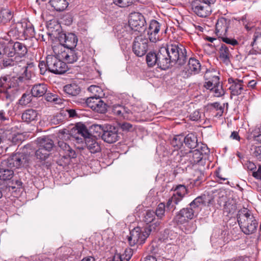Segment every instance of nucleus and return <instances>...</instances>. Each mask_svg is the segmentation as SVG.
Instances as JSON below:
<instances>
[{
    "label": "nucleus",
    "instance_id": "obj_1",
    "mask_svg": "<svg viewBox=\"0 0 261 261\" xmlns=\"http://www.w3.org/2000/svg\"><path fill=\"white\" fill-rule=\"evenodd\" d=\"M159 58L161 63L164 65L165 69L177 64L184 65L187 60L185 47L178 43L167 44L159 49Z\"/></svg>",
    "mask_w": 261,
    "mask_h": 261
},
{
    "label": "nucleus",
    "instance_id": "obj_2",
    "mask_svg": "<svg viewBox=\"0 0 261 261\" xmlns=\"http://www.w3.org/2000/svg\"><path fill=\"white\" fill-rule=\"evenodd\" d=\"M74 133V138L78 142L85 140V144L88 150L93 153L98 152L100 150V146L97 140L91 136L86 126L83 124H78L72 130Z\"/></svg>",
    "mask_w": 261,
    "mask_h": 261
},
{
    "label": "nucleus",
    "instance_id": "obj_3",
    "mask_svg": "<svg viewBox=\"0 0 261 261\" xmlns=\"http://www.w3.org/2000/svg\"><path fill=\"white\" fill-rule=\"evenodd\" d=\"M237 221L242 231L246 234H252L256 230L258 223L252 213L247 208L239 211Z\"/></svg>",
    "mask_w": 261,
    "mask_h": 261
},
{
    "label": "nucleus",
    "instance_id": "obj_4",
    "mask_svg": "<svg viewBox=\"0 0 261 261\" xmlns=\"http://www.w3.org/2000/svg\"><path fill=\"white\" fill-rule=\"evenodd\" d=\"M209 152L210 150L207 147L202 144L200 150L196 149L188 152L181 150L178 152L175 159L182 164H186L188 162L191 164L194 165L202 162L203 158H205Z\"/></svg>",
    "mask_w": 261,
    "mask_h": 261
},
{
    "label": "nucleus",
    "instance_id": "obj_5",
    "mask_svg": "<svg viewBox=\"0 0 261 261\" xmlns=\"http://www.w3.org/2000/svg\"><path fill=\"white\" fill-rule=\"evenodd\" d=\"M18 57H3V66L5 67L15 66L14 70L19 73L18 79L20 82H24L30 79L31 73L28 71V64L25 60H17Z\"/></svg>",
    "mask_w": 261,
    "mask_h": 261
},
{
    "label": "nucleus",
    "instance_id": "obj_6",
    "mask_svg": "<svg viewBox=\"0 0 261 261\" xmlns=\"http://www.w3.org/2000/svg\"><path fill=\"white\" fill-rule=\"evenodd\" d=\"M37 141L39 144V148L36 150L35 155L41 161H45L49 156L48 152L54 147V142L46 137L38 138Z\"/></svg>",
    "mask_w": 261,
    "mask_h": 261
},
{
    "label": "nucleus",
    "instance_id": "obj_7",
    "mask_svg": "<svg viewBox=\"0 0 261 261\" xmlns=\"http://www.w3.org/2000/svg\"><path fill=\"white\" fill-rule=\"evenodd\" d=\"M30 160V156L23 153H16L7 160L4 161L2 163V166L6 165L10 168H18L21 167H27L28 166Z\"/></svg>",
    "mask_w": 261,
    "mask_h": 261
},
{
    "label": "nucleus",
    "instance_id": "obj_8",
    "mask_svg": "<svg viewBox=\"0 0 261 261\" xmlns=\"http://www.w3.org/2000/svg\"><path fill=\"white\" fill-rule=\"evenodd\" d=\"M1 142L4 141L8 142L9 144L14 141L15 132L12 127L13 122L11 119L6 118L3 115V113L1 111Z\"/></svg>",
    "mask_w": 261,
    "mask_h": 261
},
{
    "label": "nucleus",
    "instance_id": "obj_9",
    "mask_svg": "<svg viewBox=\"0 0 261 261\" xmlns=\"http://www.w3.org/2000/svg\"><path fill=\"white\" fill-rule=\"evenodd\" d=\"M150 231L147 228H134L130 231L129 236L127 238L129 245L133 246L137 244H143L149 236Z\"/></svg>",
    "mask_w": 261,
    "mask_h": 261
},
{
    "label": "nucleus",
    "instance_id": "obj_10",
    "mask_svg": "<svg viewBox=\"0 0 261 261\" xmlns=\"http://www.w3.org/2000/svg\"><path fill=\"white\" fill-rule=\"evenodd\" d=\"M46 65L49 71L55 74H63L68 69V66L65 62L53 55L47 56Z\"/></svg>",
    "mask_w": 261,
    "mask_h": 261
},
{
    "label": "nucleus",
    "instance_id": "obj_11",
    "mask_svg": "<svg viewBox=\"0 0 261 261\" xmlns=\"http://www.w3.org/2000/svg\"><path fill=\"white\" fill-rule=\"evenodd\" d=\"M53 50L59 58L68 63L76 62L79 58V53L74 48H64L63 50L61 45H57L53 47Z\"/></svg>",
    "mask_w": 261,
    "mask_h": 261
},
{
    "label": "nucleus",
    "instance_id": "obj_12",
    "mask_svg": "<svg viewBox=\"0 0 261 261\" xmlns=\"http://www.w3.org/2000/svg\"><path fill=\"white\" fill-rule=\"evenodd\" d=\"M174 193L169 199L167 203V207L171 210L175 208V205L180 202L187 193V190L184 185H179L174 189Z\"/></svg>",
    "mask_w": 261,
    "mask_h": 261
},
{
    "label": "nucleus",
    "instance_id": "obj_13",
    "mask_svg": "<svg viewBox=\"0 0 261 261\" xmlns=\"http://www.w3.org/2000/svg\"><path fill=\"white\" fill-rule=\"evenodd\" d=\"M192 10L197 16L201 17H206L210 15L212 11V7L203 3L199 0L193 1L191 4Z\"/></svg>",
    "mask_w": 261,
    "mask_h": 261
},
{
    "label": "nucleus",
    "instance_id": "obj_14",
    "mask_svg": "<svg viewBox=\"0 0 261 261\" xmlns=\"http://www.w3.org/2000/svg\"><path fill=\"white\" fill-rule=\"evenodd\" d=\"M148 39L144 36H139L136 37L133 46L134 54L138 57L144 56L148 48Z\"/></svg>",
    "mask_w": 261,
    "mask_h": 261
},
{
    "label": "nucleus",
    "instance_id": "obj_15",
    "mask_svg": "<svg viewBox=\"0 0 261 261\" xmlns=\"http://www.w3.org/2000/svg\"><path fill=\"white\" fill-rule=\"evenodd\" d=\"M146 21L142 14L139 12H133L129 16L128 23L132 30L135 31L141 32V30H144Z\"/></svg>",
    "mask_w": 261,
    "mask_h": 261
},
{
    "label": "nucleus",
    "instance_id": "obj_16",
    "mask_svg": "<svg viewBox=\"0 0 261 261\" xmlns=\"http://www.w3.org/2000/svg\"><path fill=\"white\" fill-rule=\"evenodd\" d=\"M217 202L220 206H223V212L227 215L234 214L237 209L236 200L233 198L227 199L226 196L223 195L219 197Z\"/></svg>",
    "mask_w": 261,
    "mask_h": 261
},
{
    "label": "nucleus",
    "instance_id": "obj_17",
    "mask_svg": "<svg viewBox=\"0 0 261 261\" xmlns=\"http://www.w3.org/2000/svg\"><path fill=\"white\" fill-rule=\"evenodd\" d=\"M201 70V64L199 61L194 58H190L188 64L182 70V75L185 77H188L192 74L199 73Z\"/></svg>",
    "mask_w": 261,
    "mask_h": 261
},
{
    "label": "nucleus",
    "instance_id": "obj_18",
    "mask_svg": "<svg viewBox=\"0 0 261 261\" xmlns=\"http://www.w3.org/2000/svg\"><path fill=\"white\" fill-rule=\"evenodd\" d=\"M14 47V42L9 35H7L6 38L1 37V55L3 54V56L8 57H13L15 55Z\"/></svg>",
    "mask_w": 261,
    "mask_h": 261
},
{
    "label": "nucleus",
    "instance_id": "obj_19",
    "mask_svg": "<svg viewBox=\"0 0 261 261\" xmlns=\"http://www.w3.org/2000/svg\"><path fill=\"white\" fill-rule=\"evenodd\" d=\"M228 83L230 85L229 89L230 91L231 96L240 95L246 91L243 80L229 77L228 79Z\"/></svg>",
    "mask_w": 261,
    "mask_h": 261
},
{
    "label": "nucleus",
    "instance_id": "obj_20",
    "mask_svg": "<svg viewBox=\"0 0 261 261\" xmlns=\"http://www.w3.org/2000/svg\"><path fill=\"white\" fill-rule=\"evenodd\" d=\"M59 41L62 46V48H74L76 46L77 38L76 36L72 33L68 34H63L59 37Z\"/></svg>",
    "mask_w": 261,
    "mask_h": 261
},
{
    "label": "nucleus",
    "instance_id": "obj_21",
    "mask_svg": "<svg viewBox=\"0 0 261 261\" xmlns=\"http://www.w3.org/2000/svg\"><path fill=\"white\" fill-rule=\"evenodd\" d=\"M143 221L146 224L151 223L148 229L155 230L159 227L161 222L155 218V212L152 210H147L143 214Z\"/></svg>",
    "mask_w": 261,
    "mask_h": 261
},
{
    "label": "nucleus",
    "instance_id": "obj_22",
    "mask_svg": "<svg viewBox=\"0 0 261 261\" xmlns=\"http://www.w3.org/2000/svg\"><path fill=\"white\" fill-rule=\"evenodd\" d=\"M119 136L118 134V129L112 125H109L106 127V129L103 130L102 138L104 141L113 143L118 140Z\"/></svg>",
    "mask_w": 261,
    "mask_h": 261
},
{
    "label": "nucleus",
    "instance_id": "obj_23",
    "mask_svg": "<svg viewBox=\"0 0 261 261\" xmlns=\"http://www.w3.org/2000/svg\"><path fill=\"white\" fill-rule=\"evenodd\" d=\"M213 199L211 196L204 195L196 198L191 202L190 205L194 210H196V212L198 213L201 205L209 206L213 204Z\"/></svg>",
    "mask_w": 261,
    "mask_h": 261
},
{
    "label": "nucleus",
    "instance_id": "obj_24",
    "mask_svg": "<svg viewBox=\"0 0 261 261\" xmlns=\"http://www.w3.org/2000/svg\"><path fill=\"white\" fill-rule=\"evenodd\" d=\"M161 28V25L158 21L155 20H152L147 31L150 41L152 42H156L159 40V32Z\"/></svg>",
    "mask_w": 261,
    "mask_h": 261
},
{
    "label": "nucleus",
    "instance_id": "obj_25",
    "mask_svg": "<svg viewBox=\"0 0 261 261\" xmlns=\"http://www.w3.org/2000/svg\"><path fill=\"white\" fill-rule=\"evenodd\" d=\"M198 213L196 210H194L190 206L189 207L184 208L181 210L176 216L178 221L182 222L187 219H192Z\"/></svg>",
    "mask_w": 261,
    "mask_h": 261
},
{
    "label": "nucleus",
    "instance_id": "obj_26",
    "mask_svg": "<svg viewBox=\"0 0 261 261\" xmlns=\"http://www.w3.org/2000/svg\"><path fill=\"white\" fill-rule=\"evenodd\" d=\"M159 51L158 53L150 51L146 56V62L148 66L152 67L157 65L158 67L163 70H166L164 65L161 63V60L159 58Z\"/></svg>",
    "mask_w": 261,
    "mask_h": 261
},
{
    "label": "nucleus",
    "instance_id": "obj_27",
    "mask_svg": "<svg viewBox=\"0 0 261 261\" xmlns=\"http://www.w3.org/2000/svg\"><path fill=\"white\" fill-rule=\"evenodd\" d=\"M229 21L223 17L219 18L216 24V34L220 37L225 36L228 28Z\"/></svg>",
    "mask_w": 261,
    "mask_h": 261
},
{
    "label": "nucleus",
    "instance_id": "obj_28",
    "mask_svg": "<svg viewBox=\"0 0 261 261\" xmlns=\"http://www.w3.org/2000/svg\"><path fill=\"white\" fill-rule=\"evenodd\" d=\"M58 146L60 148V152L64 154L63 158L65 159L76 157L75 151L67 143L63 141H59Z\"/></svg>",
    "mask_w": 261,
    "mask_h": 261
},
{
    "label": "nucleus",
    "instance_id": "obj_29",
    "mask_svg": "<svg viewBox=\"0 0 261 261\" xmlns=\"http://www.w3.org/2000/svg\"><path fill=\"white\" fill-rule=\"evenodd\" d=\"M219 53L220 60L226 65H229L231 55L228 48L225 44H222L219 48Z\"/></svg>",
    "mask_w": 261,
    "mask_h": 261
},
{
    "label": "nucleus",
    "instance_id": "obj_30",
    "mask_svg": "<svg viewBox=\"0 0 261 261\" xmlns=\"http://www.w3.org/2000/svg\"><path fill=\"white\" fill-rule=\"evenodd\" d=\"M38 115L37 111L31 109H28L22 113L21 118L23 121L29 123L36 121L38 118Z\"/></svg>",
    "mask_w": 261,
    "mask_h": 261
},
{
    "label": "nucleus",
    "instance_id": "obj_31",
    "mask_svg": "<svg viewBox=\"0 0 261 261\" xmlns=\"http://www.w3.org/2000/svg\"><path fill=\"white\" fill-rule=\"evenodd\" d=\"M49 4L55 10L58 12L65 10L69 4L67 0H49Z\"/></svg>",
    "mask_w": 261,
    "mask_h": 261
},
{
    "label": "nucleus",
    "instance_id": "obj_32",
    "mask_svg": "<svg viewBox=\"0 0 261 261\" xmlns=\"http://www.w3.org/2000/svg\"><path fill=\"white\" fill-rule=\"evenodd\" d=\"M47 85L45 84L35 85L32 88L31 93L34 97H41L47 92Z\"/></svg>",
    "mask_w": 261,
    "mask_h": 261
},
{
    "label": "nucleus",
    "instance_id": "obj_33",
    "mask_svg": "<svg viewBox=\"0 0 261 261\" xmlns=\"http://www.w3.org/2000/svg\"><path fill=\"white\" fill-rule=\"evenodd\" d=\"M63 90L70 96H76L81 91L80 86L74 83L66 85L63 87Z\"/></svg>",
    "mask_w": 261,
    "mask_h": 261
},
{
    "label": "nucleus",
    "instance_id": "obj_34",
    "mask_svg": "<svg viewBox=\"0 0 261 261\" xmlns=\"http://www.w3.org/2000/svg\"><path fill=\"white\" fill-rule=\"evenodd\" d=\"M185 143L190 148H194L198 145V140L196 136L193 133L188 134L185 137Z\"/></svg>",
    "mask_w": 261,
    "mask_h": 261
},
{
    "label": "nucleus",
    "instance_id": "obj_35",
    "mask_svg": "<svg viewBox=\"0 0 261 261\" xmlns=\"http://www.w3.org/2000/svg\"><path fill=\"white\" fill-rule=\"evenodd\" d=\"M14 50H15V55H17L18 57H24L27 53V48L25 45L20 42H14Z\"/></svg>",
    "mask_w": 261,
    "mask_h": 261
},
{
    "label": "nucleus",
    "instance_id": "obj_36",
    "mask_svg": "<svg viewBox=\"0 0 261 261\" xmlns=\"http://www.w3.org/2000/svg\"><path fill=\"white\" fill-rule=\"evenodd\" d=\"M88 90L93 94L92 97L96 98V100L99 99L105 95L102 88L98 86L91 85L88 88Z\"/></svg>",
    "mask_w": 261,
    "mask_h": 261
},
{
    "label": "nucleus",
    "instance_id": "obj_37",
    "mask_svg": "<svg viewBox=\"0 0 261 261\" xmlns=\"http://www.w3.org/2000/svg\"><path fill=\"white\" fill-rule=\"evenodd\" d=\"M185 142V137L181 135H175L170 140L171 145L175 149H179Z\"/></svg>",
    "mask_w": 261,
    "mask_h": 261
},
{
    "label": "nucleus",
    "instance_id": "obj_38",
    "mask_svg": "<svg viewBox=\"0 0 261 261\" xmlns=\"http://www.w3.org/2000/svg\"><path fill=\"white\" fill-rule=\"evenodd\" d=\"M112 111L114 114L119 117H125L124 115L128 114V109L121 105H114L113 106Z\"/></svg>",
    "mask_w": 261,
    "mask_h": 261
},
{
    "label": "nucleus",
    "instance_id": "obj_39",
    "mask_svg": "<svg viewBox=\"0 0 261 261\" xmlns=\"http://www.w3.org/2000/svg\"><path fill=\"white\" fill-rule=\"evenodd\" d=\"M12 18L11 11L7 9H1V23L6 24Z\"/></svg>",
    "mask_w": 261,
    "mask_h": 261
},
{
    "label": "nucleus",
    "instance_id": "obj_40",
    "mask_svg": "<svg viewBox=\"0 0 261 261\" xmlns=\"http://www.w3.org/2000/svg\"><path fill=\"white\" fill-rule=\"evenodd\" d=\"M94 107L93 110L99 113H105L107 111V104L102 100L100 99V98L98 99V101Z\"/></svg>",
    "mask_w": 261,
    "mask_h": 261
},
{
    "label": "nucleus",
    "instance_id": "obj_41",
    "mask_svg": "<svg viewBox=\"0 0 261 261\" xmlns=\"http://www.w3.org/2000/svg\"><path fill=\"white\" fill-rule=\"evenodd\" d=\"M8 87H9L8 89L6 85H5L4 83H2V81L1 80V93H3V95H1V97L3 98L5 97L7 99H9L10 101H11V92L9 90L10 89V86L8 84Z\"/></svg>",
    "mask_w": 261,
    "mask_h": 261
},
{
    "label": "nucleus",
    "instance_id": "obj_42",
    "mask_svg": "<svg viewBox=\"0 0 261 261\" xmlns=\"http://www.w3.org/2000/svg\"><path fill=\"white\" fill-rule=\"evenodd\" d=\"M219 81V77L217 75H213L212 76V80L205 82L204 85L205 88L207 89L212 90L214 87L217 84Z\"/></svg>",
    "mask_w": 261,
    "mask_h": 261
},
{
    "label": "nucleus",
    "instance_id": "obj_43",
    "mask_svg": "<svg viewBox=\"0 0 261 261\" xmlns=\"http://www.w3.org/2000/svg\"><path fill=\"white\" fill-rule=\"evenodd\" d=\"M13 171L11 169H3L1 168V180H9L12 178Z\"/></svg>",
    "mask_w": 261,
    "mask_h": 261
},
{
    "label": "nucleus",
    "instance_id": "obj_44",
    "mask_svg": "<svg viewBox=\"0 0 261 261\" xmlns=\"http://www.w3.org/2000/svg\"><path fill=\"white\" fill-rule=\"evenodd\" d=\"M214 93V95L216 97H220L223 95L225 92L222 88V86L220 84L219 81L214 87L213 89L212 90Z\"/></svg>",
    "mask_w": 261,
    "mask_h": 261
},
{
    "label": "nucleus",
    "instance_id": "obj_45",
    "mask_svg": "<svg viewBox=\"0 0 261 261\" xmlns=\"http://www.w3.org/2000/svg\"><path fill=\"white\" fill-rule=\"evenodd\" d=\"M32 94L24 93L19 100V103L22 106L27 105L32 101Z\"/></svg>",
    "mask_w": 261,
    "mask_h": 261
},
{
    "label": "nucleus",
    "instance_id": "obj_46",
    "mask_svg": "<svg viewBox=\"0 0 261 261\" xmlns=\"http://www.w3.org/2000/svg\"><path fill=\"white\" fill-rule=\"evenodd\" d=\"M65 120V118L62 113H58L53 116L50 119L51 123L57 125L63 122Z\"/></svg>",
    "mask_w": 261,
    "mask_h": 261
},
{
    "label": "nucleus",
    "instance_id": "obj_47",
    "mask_svg": "<svg viewBox=\"0 0 261 261\" xmlns=\"http://www.w3.org/2000/svg\"><path fill=\"white\" fill-rule=\"evenodd\" d=\"M165 206L163 203H161L158 205L155 213V216H157L158 220L159 219H162L164 216L165 213Z\"/></svg>",
    "mask_w": 261,
    "mask_h": 261
},
{
    "label": "nucleus",
    "instance_id": "obj_48",
    "mask_svg": "<svg viewBox=\"0 0 261 261\" xmlns=\"http://www.w3.org/2000/svg\"><path fill=\"white\" fill-rule=\"evenodd\" d=\"M220 38H221L222 40L228 44L232 45V46H235L238 44V42L234 39L229 38L225 36H222Z\"/></svg>",
    "mask_w": 261,
    "mask_h": 261
},
{
    "label": "nucleus",
    "instance_id": "obj_49",
    "mask_svg": "<svg viewBox=\"0 0 261 261\" xmlns=\"http://www.w3.org/2000/svg\"><path fill=\"white\" fill-rule=\"evenodd\" d=\"M252 154L258 160L261 161V146H254L252 149Z\"/></svg>",
    "mask_w": 261,
    "mask_h": 261
},
{
    "label": "nucleus",
    "instance_id": "obj_50",
    "mask_svg": "<svg viewBox=\"0 0 261 261\" xmlns=\"http://www.w3.org/2000/svg\"><path fill=\"white\" fill-rule=\"evenodd\" d=\"M97 101L98 100H96V98L90 96L86 99V102L87 106L93 110L94 106L96 105Z\"/></svg>",
    "mask_w": 261,
    "mask_h": 261
},
{
    "label": "nucleus",
    "instance_id": "obj_51",
    "mask_svg": "<svg viewBox=\"0 0 261 261\" xmlns=\"http://www.w3.org/2000/svg\"><path fill=\"white\" fill-rule=\"evenodd\" d=\"M45 99L47 101L56 102V103H58L57 101L58 100V99L57 98V96L52 93H47L45 95Z\"/></svg>",
    "mask_w": 261,
    "mask_h": 261
},
{
    "label": "nucleus",
    "instance_id": "obj_52",
    "mask_svg": "<svg viewBox=\"0 0 261 261\" xmlns=\"http://www.w3.org/2000/svg\"><path fill=\"white\" fill-rule=\"evenodd\" d=\"M133 255L132 251L131 249L126 250L125 251L124 254L121 255L122 257L123 261H128Z\"/></svg>",
    "mask_w": 261,
    "mask_h": 261
},
{
    "label": "nucleus",
    "instance_id": "obj_53",
    "mask_svg": "<svg viewBox=\"0 0 261 261\" xmlns=\"http://www.w3.org/2000/svg\"><path fill=\"white\" fill-rule=\"evenodd\" d=\"M120 127L123 131H131L133 129V125L128 122L120 124Z\"/></svg>",
    "mask_w": 261,
    "mask_h": 261
},
{
    "label": "nucleus",
    "instance_id": "obj_54",
    "mask_svg": "<svg viewBox=\"0 0 261 261\" xmlns=\"http://www.w3.org/2000/svg\"><path fill=\"white\" fill-rule=\"evenodd\" d=\"M39 68L40 69V73L41 74H44L46 70L48 69L46 65V62L45 63L44 61L40 62L39 63Z\"/></svg>",
    "mask_w": 261,
    "mask_h": 261
},
{
    "label": "nucleus",
    "instance_id": "obj_55",
    "mask_svg": "<svg viewBox=\"0 0 261 261\" xmlns=\"http://www.w3.org/2000/svg\"><path fill=\"white\" fill-rule=\"evenodd\" d=\"M191 119L193 121H197L201 118V115L198 111H194L190 115Z\"/></svg>",
    "mask_w": 261,
    "mask_h": 261
},
{
    "label": "nucleus",
    "instance_id": "obj_56",
    "mask_svg": "<svg viewBox=\"0 0 261 261\" xmlns=\"http://www.w3.org/2000/svg\"><path fill=\"white\" fill-rule=\"evenodd\" d=\"M260 37H261V30H259L258 31H256L254 34L253 39V42L251 43L252 46H254V45L255 44L257 39Z\"/></svg>",
    "mask_w": 261,
    "mask_h": 261
},
{
    "label": "nucleus",
    "instance_id": "obj_57",
    "mask_svg": "<svg viewBox=\"0 0 261 261\" xmlns=\"http://www.w3.org/2000/svg\"><path fill=\"white\" fill-rule=\"evenodd\" d=\"M252 175L256 179H261V166H259L256 171L253 172Z\"/></svg>",
    "mask_w": 261,
    "mask_h": 261
},
{
    "label": "nucleus",
    "instance_id": "obj_58",
    "mask_svg": "<svg viewBox=\"0 0 261 261\" xmlns=\"http://www.w3.org/2000/svg\"><path fill=\"white\" fill-rule=\"evenodd\" d=\"M91 129L95 130L97 133L101 134V132H103L104 129L102 127L101 125L98 124H94L91 126Z\"/></svg>",
    "mask_w": 261,
    "mask_h": 261
},
{
    "label": "nucleus",
    "instance_id": "obj_59",
    "mask_svg": "<svg viewBox=\"0 0 261 261\" xmlns=\"http://www.w3.org/2000/svg\"><path fill=\"white\" fill-rule=\"evenodd\" d=\"M67 112L69 115V117H74L77 115L75 110L74 109L67 110Z\"/></svg>",
    "mask_w": 261,
    "mask_h": 261
},
{
    "label": "nucleus",
    "instance_id": "obj_60",
    "mask_svg": "<svg viewBox=\"0 0 261 261\" xmlns=\"http://www.w3.org/2000/svg\"><path fill=\"white\" fill-rule=\"evenodd\" d=\"M230 138H232V139H234L238 141H239L240 139L238 133L234 131L231 133L230 135Z\"/></svg>",
    "mask_w": 261,
    "mask_h": 261
},
{
    "label": "nucleus",
    "instance_id": "obj_61",
    "mask_svg": "<svg viewBox=\"0 0 261 261\" xmlns=\"http://www.w3.org/2000/svg\"><path fill=\"white\" fill-rule=\"evenodd\" d=\"M247 168L250 170H253L256 168L255 164L251 162H249L246 164Z\"/></svg>",
    "mask_w": 261,
    "mask_h": 261
},
{
    "label": "nucleus",
    "instance_id": "obj_62",
    "mask_svg": "<svg viewBox=\"0 0 261 261\" xmlns=\"http://www.w3.org/2000/svg\"><path fill=\"white\" fill-rule=\"evenodd\" d=\"M201 2L203 3H206V4L210 5V6L212 7V6L215 4L216 0H200Z\"/></svg>",
    "mask_w": 261,
    "mask_h": 261
},
{
    "label": "nucleus",
    "instance_id": "obj_63",
    "mask_svg": "<svg viewBox=\"0 0 261 261\" xmlns=\"http://www.w3.org/2000/svg\"><path fill=\"white\" fill-rule=\"evenodd\" d=\"M81 261H95L94 257L92 256H88L83 258Z\"/></svg>",
    "mask_w": 261,
    "mask_h": 261
},
{
    "label": "nucleus",
    "instance_id": "obj_64",
    "mask_svg": "<svg viewBox=\"0 0 261 261\" xmlns=\"http://www.w3.org/2000/svg\"><path fill=\"white\" fill-rule=\"evenodd\" d=\"M144 261H157L155 257L151 255L147 256Z\"/></svg>",
    "mask_w": 261,
    "mask_h": 261
}]
</instances>
